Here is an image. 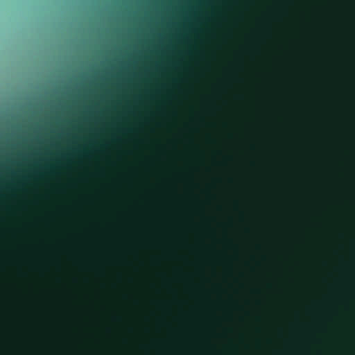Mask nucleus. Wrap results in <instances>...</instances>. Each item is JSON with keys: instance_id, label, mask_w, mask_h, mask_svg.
<instances>
[{"instance_id": "obj_1", "label": "nucleus", "mask_w": 355, "mask_h": 355, "mask_svg": "<svg viewBox=\"0 0 355 355\" xmlns=\"http://www.w3.org/2000/svg\"><path fill=\"white\" fill-rule=\"evenodd\" d=\"M83 31V58H71L61 73L63 87H55L52 89H89V0H84ZM33 89L48 88L37 87Z\"/></svg>"}, {"instance_id": "obj_2", "label": "nucleus", "mask_w": 355, "mask_h": 355, "mask_svg": "<svg viewBox=\"0 0 355 355\" xmlns=\"http://www.w3.org/2000/svg\"><path fill=\"white\" fill-rule=\"evenodd\" d=\"M98 92H139V93H195V92H230V90H90V119H92V100ZM92 127L90 126V132ZM92 159V133L90 132V160ZM92 162H90V180ZM90 230H92V183L90 182Z\"/></svg>"}, {"instance_id": "obj_3", "label": "nucleus", "mask_w": 355, "mask_h": 355, "mask_svg": "<svg viewBox=\"0 0 355 355\" xmlns=\"http://www.w3.org/2000/svg\"><path fill=\"white\" fill-rule=\"evenodd\" d=\"M90 89H230V87H96L90 76Z\"/></svg>"}, {"instance_id": "obj_4", "label": "nucleus", "mask_w": 355, "mask_h": 355, "mask_svg": "<svg viewBox=\"0 0 355 355\" xmlns=\"http://www.w3.org/2000/svg\"><path fill=\"white\" fill-rule=\"evenodd\" d=\"M176 66L173 64V62H168L166 67H164L160 64H157L155 67H152L150 69L148 68H141L140 69V71L144 73H149L151 71H155L157 73L161 74H170L173 73V70H175Z\"/></svg>"}, {"instance_id": "obj_5", "label": "nucleus", "mask_w": 355, "mask_h": 355, "mask_svg": "<svg viewBox=\"0 0 355 355\" xmlns=\"http://www.w3.org/2000/svg\"><path fill=\"white\" fill-rule=\"evenodd\" d=\"M85 123L87 124V123L89 120V106L87 105H85Z\"/></svg>"}, {"instance_id": "obj_6", "label": "nucleus", "mask_w": 355, "mask_h": 355, "mask_svg": "<svg viewBox=\"0 0 355 355\" xmlns=\"http://www.w3.org/2000/svg\"><path fill=\"white\" fill-rule=\"evenodd\" d=\"M173 64L176 66L175 69L173 70V73H176L182 69V67L180 62H173ZM183 70H185V68H183Z\"/></svg>"}, {"instance_id": "obj_7", "label": "nucleus", "mask_w": 355, "mask_h": 355, "mask_svg": "<svg viewBox=\"0 0 355 355\" xmlns=\"http://www.w3.org/2000/svg\"><path fill=\"white\" fill-rule=\"evenodd\" d=\"M88 146H89V143L87 141H85V153L86 159L89 157V150L87 149Z\"/></svg>"}, {"instance_id": "obj_8", "label": "nucleus", "mask_w": 355, "mask_h": 355, "mask_svg": "<svg viewBox=\"0 0 355 355\" xmlns=\"http://www.w3.org/2000/svg\"><path fill=\"white\" fill-rule=\"evenodd\" d=\"M85 92V98H87V93L89 92V89L84 90Z\"/></svg>"}, {"instance_id": "obj_9", "label": "nucleus", "mask_w": 355, "mask_h": 355, "mask_svg": "<svg viewBox=\"0 0 355 355\" xmlns=\"http://www.w3.org/2000/svg\"><path fill=\"white\" fill-rule=\"evenodd\" d=\"M107 146H108V142H106V143H105V144L103 145V146L104 148H106Z\"/></svg>"}, {"instance_id": "obj_10", "label": "nucleus", "mask_w": 355, "mask_h": 355, "mask_svg": "<svg viewBox=\"0 0 355 355\" xmlns=\"http://www.w3.org/2000/svg\"><path fill=\"white\" fill-rule=\"evenodd\" d=\"M64 133V131L63 130H61V134L63 135Z\"/></svg>"}, {"instance_id": "obj_11", "label": "nucleus", "mask_w": 355, "mask_h": 355, "mask_svg": "<svg viewBox=\"0 0 355 355\" xmlns=\"http://www.w3.org/2000/svg\"><path fill=\"white\" fill-rule=\"evenodd\" d=\"M88 198V197L86 196V198H85L86 202L88 200V198Z\"/></svg>"}, {"instance_id": "obj_12", "label": "nucleus", "mask_w": 355, "mask_h": 355, "mask_svg": "<svg viewBox=\"0 0 355 355\" xmlns=\"http://www.w3.org/2000/svg\"><path fill=\"white\" fill-rule=\"evenodd\" d=\"M85 179H86V182H87V180H88V178H87V175H86V177H85Z\"/></svg>"}, {"instance_id": "obj_13", "label": "nucleus", "mask_w": 355, "mask_h": 355, "mask_svg": "<svg viewBox=\"0 0 355 355\" xmlns=\"http://www.w3.org/2000/svg\"><path fill=\"white\" fill-rule=\"evenodd\" d=\"M61 106H62V103H60L59 107H61Z\"/></svg>"}]
</instances>
